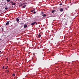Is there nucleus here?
I'll return each instance as SVG.
<instances>
[{"instance_id":"423d86ee","label":"nucleus","mask_w":79,"mask_h":79,"mask_svg":"<svg viewBox=\"0 0 79 79\" xmlns=\"http://www.w3.org/2000/svg\"><path fill=\"white\" fill-rule=\"evenodd\" d=\"M38 37H39V38H40V37H41V35L40 34H39L38 35Z\"/></svg>"},{"instance_id":"39448f33","label":"nucleus","mask_w":79,"mask_h":79,"mask_svg":"<svg viewBox=\"0 0 79 79\" xmlns=\"http://www.w3.org/2000/svg\"><path fill=\"white\" fill-rule=\"evenodd\" d=\"M19 19H18V18L16 19L17 22H18V23H19Z\"/></svg>"},{"instance_id":"aec40b11","label":"nucleus","mask_w":79,"mask_h":79,"mask_svg":"<svg viewBox=\"0 0 79 79\" xmlns=\"http://www.w3.org/2000/svg\"><path fill=\"white\" fill-rule=\"evenodd\" d=\"M5 10H7L8 9V8L5 7Z\"/></svg>"},{"instance_id":"f3484780","label":"nucleus","mask_w":79,"mask_h":79,"mask_svg":"<svg viewBox=\"0 0 79 79\" xmlns=\"http://www.w3.org/2000/svg\"><path fill=\"white\" fill-rule=\"evenodd\" d=\"M13 76H15V74H13L12 75Z\"/></svg>"},{"instance_id":"f03ea898","label":"nucleus","mask_w":79,"mask_h":79,"mask_svg":"<svg viewBox=\"0 0 79 79\" xmlns=\"http://www.w3.org/2000/svg\"><path fill=\"white\" fill-rule=\"evenodd\" d=\"M35 23H36V22H34L31 23V25H34V24H35Z\"/></svg>"},{"instance_id":"4be33fe9","label":"nucleus","mask_w":79,"mask_h":79,"mask_svg":"<svg viewBox=\"0 0 79 79\" xmlns=\"http://www.w3.org/2000/svg\"><path fill=\"white\" fill-rule=\"evenodd\" d=\"M4 67H5V66H3V67H2V69H4Z\"/></svg>"},{"instance_id":"ddd939ff","label":"nucleus","mask_w":79,"mask_h":79,"mask_svg":"<svg viewBox=\"0 0 79 79\" xmlns=\"http://www.w3.org/2000/svg\"><path fill=\"white\" fill-rule=\"evenodd\" d=\"M23 4H20V5H19V6H23Z\"/></svg>"},{"instance_id":"9b49d317","label":"nucleus","mask_w":79,"mask_h":79,"mask_svg":"<svg viewBox=\"0 0 79 79\" xmlns=\"http://www.w3.org/2000/svg\"><path fill=\"white\" fill-rule=\"evenodd\" d=\"M26 5H24L23 7V8H26Z\"/></svg>"},{"instance_id":"6e6552de","label":"nucleus","mask_w":79,"mask_h":79,"mask_svg":"<svg viewBox=\"0 0 79 79\" xmlns=\"http://www.w3.org/2000/svg\"><path fill=\"white\" fill-rule=\"evenodd\" d=\"M35 11V9H34L33 10H31V12H33V11Z\"/></svg>"},{"instance_id":"7ed1b4c3","label":"nucleus","mask_w":79,"mask_h":79,"mask_svg":"<svg viewBox=\"0 0 79 79\" xmlns=\"http://www.w3.org/2000/svg\"><path fill=\"white\" fill-rule=\"evenodd\" d=\"M27 27V24H25L24 26V28H26Z\"/></svg>"},{"instance_id":"2eb2a0df","label":"nucleus","mask_w":79,"mask_h":79,"mask_svg":"<svg viewBox=\"0 0 79 79\" xmlns=\"http://www.w3.org/2000/svg\"><path fill=\"white\" fill-rule=\"evenodd\" d=\"M10 0H6V2H10Z\"/></svg>"},{"instance_id":"9d476101","label":"nucleus","mask_w":79,"mask_h":79,"mask_svg":"<svg viewBox=\"0 0 79 79\" xmlns=\"http://www.w3.org/2000/svg\"><path fill=\"white\" fill-rule=\"evenodd\" d=\"M42 16L43 17H45L46 16H47V15H46V14H44L43 15H42Z\"/></svg>"},{"instance_id":"b1692460","label":"nucleus","mask_w":79,"mask_h":79,"mask_svg":"<svg viewBox=\"0 0 79 79\" xmlns=\"http://www.w3.org/2000/svg\"><path fill=\"white\" fill-rule=\"evenodd\" d=\"M10 3H12V4L13 3V2H10Z\"/></svg>"},{"instance_id":"f257e3e1","label":"nucleus","mask_w":79,"mask_h":79,"mask_svg":"<svg viewBox=\"0 0 79 79\" xmlns=\"http://www.w3.org/2000/svg\"><path fill=\"white\" fill-rule=\"evenodd\" d=\"M9 23H10V21H8L7 23H6V25H7L9 24Z\"/></svg>"},{"instance_id":"4468645a","label":"nucleus","mask_w":79,"mask_h":79,"mask_svg":"<svg viewBox=\"0 0 79 79\" xmlns=\"http://www.w3.org/2000/svg\"><path fill=\"white\" fill-rule=\"evenodd\" d=\"M44 12H41V15H44Z\"/></svg>"},{"instance_id":"6ab92c4d","label":"nucleus","mask_w":79,"mask_h":79,"mask_svg":"<svg viewBox=\"0 0 79 79\" xmlns=\"http://www.w3.org/2000/svg\"><path fill=\"white\" fill-rule=\"evenodd\" d=\"M38 24V23H35V25H37Z\"/></svg>"},{"instance_id":"f8f14e48","label":"nucleus","mask_w":79,"mask_h":79,"mask_svg":"<svg viewBox=\"0 0 79 79\" xmlns=\"http://www.w3.org/2000/svg\"><path fill=\"white\" fill-rule=\"evenodd\" d=\"M12 5H16V3L14 2V3H13L12 4Z\"/></svg>"},{"instance_id":"a211bd4d","label":"nucleus","mask_w":79,"mask_h":79,"mask_svg":"<svg viewBox=\"0 0 79 79\" xmlns=\"http://www.w3.org/2000/svg\"><path fill=\"white\" fill-rule=\"evenodd\" d=\"M34 14H35L36 13V12L35 11H34L33 12Z\"/></svg>"},{"instance_id":"a878e982","label":"nucleus","mask_w":79,"mask_h":79,"mask_svg":"<svg viewBox=\"0 0 79 79\" xmlns=\"http://www.w3.org/2000/svg\"><path fill=\"white\" fill-rule=\"evenodd\" d=\"M7 68H5V69H7Z\"/></svg>"},{"instance_id":"393cba45","label":"nucleus","mask_w":79,"mask_h":79,"mask_svg":"<svg viewBox=\"0 0 79 79\" xmlns=\"http://www.w3.org/2000/svg\"><path fill=\"white\" fill-rule=\"evenodd\" d=\"M2 39H0V40H2Z\"/></svg>"},{"instance_id":"412c9836","label":"nucleus","mask_w":79,"mask_h":79,"mask_svg":"<svg viewBox=\"0 0 79 79\" xmlns=\"http://www.w3.org/2000/svg\"><path fill=\"white\" fill-rule=\"evenodd\" d=\"M63 5V4L62 3H60V5Z\"/></svg>"},{"instance_id":"1a4fd4ad","label":"nucleus","mask_w":79,"mask_h":79,"mask_svg":"<svg viewBox=\"0 0 79 79\" xmlns=\"http://www.w3.org/2000/svg\"><path fill=\"white\" fill-rule=\"evenodd\" d=\"M24 24V23H20V24L21 25H23V24Z\"/></svg>"},{"instance_id":"bb28decb","label":"nucleus","mask_w":79,"mask_h":79,"mask_svg":"<svg viewBox=\"0 0 79 79\" xmlns=\"http://www.w3.org/2000/svg\"><path fill=\"white\" fill-rule=\"evenodd\" d=\"M3 28L2 29V31H3Z\"/></svg>"},{"instance_id":"c85d7f7f","label":"nucleus","mask_w":79,"mask_h":79,"mask_svg":"<svg viewBox=\"0 0 79 79\" xmlns=\"http://www.w3.org/2000/svg\"><path fill=\"white\" fill-rule=\"evenodd\" d=\"M8 66H7V68H8Z\"/></svg>"},{"instance_id":"5701e85b","label":"nucleus","mask_w":79,"mask_h":79,"mask_svg":"<svg viewBox=\"0 0 79 79\" xmlns=\"http://www.w3.org/2000/svg\"><path fill=\"white\" fill-rule=\"evenodd\" d=\"M6 71H7V73H9V71H8V70H7Z\"/></svg>"},{"instance_id":"0eeeda50","label":"nucleus","mask_w":79,"mask_h":79,"mask_svg":"<svg viewBox=\"0 0 79 79\" xmlns=\"http://www.w3.org/2000/svg\"><path fill=\"white\" fill-rule=\"evenodd\" d=\"M55 11H56V10H52V13H54V12H55Z\"/></svg>"},{"instance_id":"cd10ccee","label":"nucleus","mask_w":79,"mask_h":79,"mask_svg":"<svg viewBox=\"0 0 79 79\" xmlns=\"http://www.w3.org/2000/svg\"><path fill=\"white\" fill-rule=\"evenodd\" d=\"M1 52V51H0V53Z\"/></svg>"},{"instance_id":"20e7f679","label":"nucleus","mask_w":79,"mask_h":79,"mask_svg":"<svg viewBox=\"0 0 79 79\" xmlns=\"http://www.w3.org/2000/svg\"><path fill=\"white\" fill-rule=\"evenodd\" d=\"M60 11H61V12H62V11H63V8H60Z\"/></svg>"},{"instance_id":"c756f323","label":"nucleus","mask_w":79,"mask_h":79,"mask_svg":"<svg viewBox=\"0 0 79 79\" xmlns=\"http://www.w3.org/2000/svg\"><path fill=\"white\" fill-rule=\"evenodd\" d=\"M40 19H41V18H40Z\"/></svg>"},{"instance_id":"dca6fc26","label":"nucleus","mask_w":79,"mask_h":79,"mask_svg":"<svg viewBox=\"0 0 79 79\" xmlns=\"http://www.w3.org/2000/svg\"><path fill=\"white\" fill-rule=\"evenodd\" d=\"M23 4V5H26V4H27V3H24Z\"/></svg>"}]
</instances>
